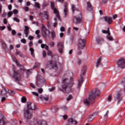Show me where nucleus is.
I'll list each match as a JSON object with an SVG mask.
<instances>
[{"label": "nucleus", "mask_w": 125, "mask_h": 125, "mask_svg": "<svg viewBox=\"0 0 125 125\" xmlns=\"http://www.w3.org/2000/svg\"><path fill=\"white\" fill-rule=\"evenodd\" d=\"M68 82L69 80L68 79H64L62 80V84L61 87L59 88L60 91H62L63 93L74 92V89L72 88L74 86L73 78H70V82L68 83Z\"/></svg>", "instance_id": "f257e3e1"}, {"label": "nucleus", "mask_w": 125, "mask_h": 125, "mask_svg": "<svg viewBox=\"0 0 125 125\" xmlns=\"http://www.w3.org/2000/svg\"><path fill=\"white\" fill-rule=\"evenodd\" d=\"M100 94V91L98 89H96L95 90H93L89 95L88 99H84L83 103L86 106H89L90 103L94 102V100L96 96H99Z\"/></svg>", "instance_id": "f03ea898"}, {"label": "nucleus", "mask_w": 125, "mask_h": 125, "mask_svg": "<svg viewBox=\"0 0 125 125\" xmlns=\"http://www.w3.org/2000/svg\"><path fill=\"white\" fill-rule=\"evenodd\" d=\"M41 30L42 32V36L43 38H44V39H46L47 38L46 33H48V34H50L51 35V38L52 39V40H54L55 38L56 37V34H55V31H52L51 32H49L48 30L46 29V27L43 25L42 24L41 25Z\"/></svg>", "instance_id": "7ed1b4c3"}, {"label": "nucleus", "mask_w": 125, "mask_h": 125, "mask_svg": "<svg viewBox=\"0 0 125 125\" xmlns=\"http://www.w3.org/2000/svg\"><path fill=\"white\" fill-rule=\"evenodd\" d=\"M13 71L14 72L13 78H14L17 82H20V81L21 80V76H20V74L18 72L19 71L15 70L14 65H13Z\"/></svg>", "instance_id": "20e7f679"}, {"label": "nucleus", "mask_w": 125, "mask_h": 125, "mask_svg": "<svg viewBox=\"0 0 125 125\" xmlns=\"http://www.w3.org/2000/svg\"><path fill=\"white\" fill-rule=\"evenodd\" d=\"M77 16H74L73 18V21L75 24H80V23H82V14L81 15H79V14H77Z\"/></svg>", "instance_id": "39448f33"}, {"label": "nucleus", "mask_w": 125, "mask_h": 125, "mask_svg": "<svg viewBox=\"0 0 125 125\" xmlns=\"http://www.w3.org/2000/svg\"><path fill=\"white\" fill-rule=\"evenodd\" d=\"M0 96L1 97H2V96H3L1 99V102H4L5 100H6V98L8 97V95H7V92L5 89H3L1 91Z\"/></svg>", "instance_id": "423d86ee"}, {"label": "nucleus", "mask_w": 125, "mask_h": 125, "mask_svg": "<svg viewBox=\"0 0 125 125\" xmlns=\"http://www.w3.org/2000/svg\"><path fill=\"white\" fill-rule=\"evenodd\" d=\"M78 49H83L84 46H85V41L84 40L80 39L78 41Z\"/></svg>", "instance_id": "0eeeda50"}, {"label": "nucleus", "mask_w": 125, "mask_h": 125, "mask_svg": "<svg viewBox=\"0 0 125 125\" xmlns=\"http://www.w3.org/2000/svg\"><path fill=\"white\" fill-rule=\"evenodd\" d=\"M117 65L119 68L125 69V60L124 59H120L117 62Z\"/></svg>", "instance_id": "6e6552de"}, {"label": "nucleus", "mask_w": 125, "mask_h": 125, "mask_svg": "<svg viewBox=\"0 0 125 125\" xmlns=\"http://www.w3.org/2000/svg\"><path fill=\"white\" fill-rule=\"evenodd\" d=\"M51 7L52 9L53 10L54 13L56 14V17L58 18L60 21H61V19H60V15H59V12L56 8L54 7V3L53 2L51 3Z\"/></svg>", "instance_id": "1a4fd4ad"}, {"label": "nucleus", "mask_w": 125, "mask_h": 125, "mask_svg": "<svg viewBox=\"0 0 125 125\" xmlns=\"http://www.w3.org/2000/svg\"><path fill=\"white\" fill-rule=\"evenodd\" d=\"M6 124V119L3 114L0 113V125H4Z\"/></svg>", "instance_id": "9d476101"}, {"label": "nucleus", "mask_w": 125, "mask_h": 125, "mask_svg": "<svg viewBox=\"0 0 125 125\" xmlns=\"http://www.w3.org/2000/svg\"><path fill=\"white\" fill-rule=\"evenodd\" d=\"M32 113H30L29 110L27 109L25 111L23 116L26 120H29L32 118Z\"/></svg>", "instance_id": "9b49d317"}, {"label": "nucleus", "mask_w": 125, "mask_h": 125, "mask_svg": "<svg viewBox=\"0 0 125 125\" xmlns=\"http://www.w3.org/2000/svg\"><path fill=\"white\" fill-rule=\"evenodd\" d=\"M57 48L60 53H63V43L62 42H59L58 43Z\"/></svg>", "instance_id": "f8f14e48"}, {"label": "nucleus", "mask_w": 125, "mask_h": 125, "mask_svg": "<svg viewBox=\"0 0 125 125\" xmlns=\"http://www.w3.org/2000/svg\"><path fill=\"white\" fill-rule=\"evenodd\" d=\"M13 61H14V62H15L18 67H21L20 70H22L23 71H25V68H24V66L20 64V63L17 61V60H16V58H13Z\"/></svg>", "instance_id": "ddd939ff"}, {"label": "nucleus", "mask_w": 125, "mask_h": 125, "mask_svg": "<svg viewBox=\"0 0 125 125\" xmlns=\"http://www.w3.org/2000/svg\"><path fill=\"white\" fill-rule=\"evenodd\" d=\"M98 114V112H96L92 114L91 115H89L87 119V122H92L93 119L95 118V116H96Z\"/></svg>", "instance_id": "4468645a"}, {"label": "nucleus", "mask_w": 125, "mask_h": 125, "mask_svg": "<svg viewBox=\"0 0 125 125\" xmlns=\"http://www.w3.org/2000/svg\"><path fill=\"white\" fill-rule=\"evenodd\" d=\"M122 99L123 97H122V94L121 93H118L116 96L115 97V100H118L117 102V104H119Z\"/></svg>", "instance_id": "2eb2a0df"}, {"label": "nucleus", "mask_w": 125, "mask_h": 125, "mask_svg": "<svg viewBox=\"0 0 125 125\" xmlns=\"http://www.w3.org/2000/svg\"><path fill=\"white\" fill-rule=\"evenodd\" d=\"M28 110H35L36 109V105L31 103H28L27 104Z\"/></svg>", "instance_id": "dca6fc26"}, {"label": "nucleus", "mask_w": 125, "mask_h": 125, "mask_svg": "<svg viewBox=\"0 0 125 125\" xmlns=\"http://www.w3.org/2000/svg\"><path fill=\"white\" fill-rule=\"evenodd\" d=\"M72 10L73 13H75V11H76L75 13H76V14H79V15H80L81 16V11L77 9L76 8V6H75L74 4L72 5Z\"/></svg>", "instance_id": "f3484780"}, {"label": "nucleus", "mask_w": 125, "mask_h": 125, "mask_svg": "<svg viewBox=\"0 0 125 125\" xmlns=\"http://www.w3.org/2000/svg\"><path fill=\"white\" fill-rule=\"evenodd\" d=\"M29 30L30 28L27 26H24V29L23 30V33L25 35V37L28 38V35H29Z\"/></svg>", "instance_id": "a211bd4d"}, {"label": "nucleus", "mask_w": 125, "mask_h": 125, "mask_svg": "<svg viewBox=\"0 0 125 125\" xmlns=\"http://www.w3.org/2000/svg\"><path fill=\"white\" fill-rule=\"evenodd\" d=\"M104 19L105 21V22H107V23H108V24H111V23H112V18L110 17H104Z\"/></svg>", "instance_id": "6ab92c4d"}, {"label": "nucleus", "mask_w": 125, "mask_h": 125, "mask_svg": "<svg viewBox=\"0 0 125 125\" xmlns=\"http://www.w3.org/2000/svg\"><path fill=\"white\" fill-rule=\"evenodd\" d=\"M47 66L49 68H57V65L56 64H55L54 65L52 64V61H49L47 63Z\"/></svg>", "instance_id": "aec40b11"}, {"label": "nucleus", "mask_w": 125, "mask_h": 125, "mask_svg": "<svg viewBox=\"0 0 125 125\" xmlns=\"http://www.w3.org/2000/svg\"><path fill=\"white\" fill-rule=\"evenodd\" d=\"M68 123H71L73 125H78V121L75 120L74 119L70 118H68L67 120Z\"/></svg>", "instance_id": "412c9836"}, {"label": "nucleus", "mask_w": 125, "mask_h": 125, "mask_svg": "<svg viewBox=\"0 0 125 125\" xmlns=\"http://www.w3.org/2000/svg\"><path fill=\"white\" fill-rule=\"evenodd\" d=\"M83 77L80 78V79L78 81L77 88H80V87H81V86H82V84H83Z\"/></svg>", "instance_id": "4be33fe9"}, {"label": "nucleus", "mask_w": 125, "mask_h": 125, "mask_svg": "<svg viewBox=\"0 0 125 125\" xmlns=\"http://www.w3.org/2000/svg\"><path fill=\"white\" fill-rule=\"evenodd\" d=\"M97 42L99 44H101L104 42V39L103 38H99L97 39Z\"/></svg>", "instance_id": "5701e85b"}, {"label": "nucleus", "mask_w": 125, "mask_h": 125, "mask_svg": "<svg viewBox=\"0 0 125 125\" xmlns=\"http://www.w3.org/2000/svg\"><path fill=\"white\" fill-rule=\"evenodd\" d=\"M38 125H47V123H46V121H39L38 122Z\"/></svg>", "instance_id": "b1692460"}, {"label": "nucleus", "mask_w": 125, "mask_h": 125, "mask_svg": "<svg viewBox=\"0 0 125 125\" xmlns=\"http://www.w3.org/2000/svg\"><path fill=\"white\" fill-rule=\"evenodd\" d=\"M40 99L42 101H47L48 100V96H40Z\"/></svg>", "instance_id": "393cba45"}, {"label": "nucleus", "mask_w": 125, "mask_h": 125, "mask_svg": "<svg viewBox=\"0 0 125 125\" xmlns=\"http://www.w3.org/2000/svg\"><path fill=\"white\" fill-rule=\"evenodd\" d=\"M102 32L103 34H107L108 36L111 35V33H110V29L109 28H107V30H102Z\"/></svg>", "instance_id": "a878e982"}, {"label": "nucleus", "mask_w": 125, "mask_h": 125, "mask_svg": "<svg viewBox=\"0 0 125 125\" xmlns=\"http://www.w3.org/2000/svg\"><path fill=\"white\" fill-rule=\"evenodd\" d=\"M29 51L31 52V55L32 57H35V50L33 48H30Z\"/></svg>", "instance_id": "bb28decb"}, {"label": "nucleus", "mask_w": 125, "mask_h": 125, "mask_svg": "<svg viewBox=\"0 0 125 125\" xmlns=\"http://www.w3.org/2000/svg\"><path fill=\"white\" fill-rule=\"evenodd\" d=\"M63 12L64 13V18H66L67 17V13L68 12V8H67V5H65V8L63 10Z\"/></svg>", "instance_id": "cd10ccee"}, {"label": "nucleus", "mask_w": 125, "mask_h": 125, "mask_svg": "<svg viewBox=\"0 0 125 125\" xmlns=\"http://www.w3.org/2000/svg\"><path fill=\"white\" fill-rule=\"evenodd\" d=\"M101 60H102V58L101 57H100L97 60V63L96 64V67H98V66H99V65H100V63H101Z\"/></svg>", "instance_id": "c85d7f7f"}, {"label": "nucleus", "mask_w": 125, "mask_h": 125, "mask_svg": "<svg viewBox=\"0 0 125 125\" xmlns=\"http://www.w3.org/2000/svg\"><path fill=\"white\" fill-rule=\"evenodd\" d=\"M37 86H41V85H40V84L42 83V79H39V77H37Z\"/></svg>", "instance_id": "c756f323"}, {"label": "nucleus", "mask_w": 125, "mask_h": 125, "mask_svg": "<svg viewBox=\"0 0 125 125\" xmlns=\"http://www.w3.org/2000/svg\"><path fill=\"white\" fill-rule=\"evenodd\" d=\"M87 8L88 10H91L92 9V6L91 5V4L89 2H88L87 3Z\"/></svg>", "instance_id": "7c9ffc66"}, {"label": "nucleus", "mask_w": 125, "mask_h": 125, "mask_svg": "<svg viewBox=\"0 0 125 125\" xmlns=\"http://www.w3.org/2000/svg\"><path fill=\"white\" fill-rule=\"evenodd\" d=\"M40 33H41V31L39 30H37L35 31V34L37 35V39H40V38H41V35H40Z\"/></svg>", "instance_id": "2f4dec72"}, {"label": "nucleus", "mask_w": 125, "mask_h": 125, "mask_svg": "<svg viewBox=\"0 0 125 125\" xmlns=\"http://www.w3.org/2000/svg\"><path fill=\"white\" fill-rule=\"evenodd\" d=\"M41 47H42V48H45V49H46V50H48V46H47L46 44H42Z\"/></svg>", "instance_id": "473e14b6"}, {"label": "nucleus", "mask_w": 125, "mask_h": 125, "mask_svg": "<svg viewBox=\"0 0 125 125\" xmlns=\"http://www.w3.org/2000/svg\"><path fill=\"white\" fill-rule=\"evenodd\" d=\"M34 5L35 7H37L38 9L41 8V6H40V3H39V2H35Z\"/></svg>", "instance_id": "72a5a7b5"}, {"label": "nucleus", "mask_w": 125, "mask_h": 125, "mask_svg": "<svg viewBox=\"0 0 125 125\" xmlns=\"http://www.w3.org/2000/svg\"><path fill=\"white\" fill-rule=\"evenodd\" d=\"M44 16H46L45 17L46 19H47V20H48V17H49L48 12L47 11L44 12Z\"/></svg>", "instance_id": "f704fd0d"}, {"label": "nucleus", "mask_w": 125, "mask_h": 125, "mask_svg": "<svg viewBox=\"0 0 125 125\" xmlns=\"http://www.w3.org/2000/svg\"><path fill=\"white\" fill-rule=\"evenodd\" d=\"M12 14H13V12L12 11H9L8 12V17H11L12 16Z\"/></svg>", "instance_id": "c9c22d12"}, {"label": "nucleus", "mask_w": 125, "mask_h": 125, "mask_svg": "<svg viewBox=\"0 0 125 125\" xmlns=\"http://www.w3.org/2000/svg\"><path fill=\"white\" fill-rule=\"evenodd\" d=\"M72 98H73V97L72 96V95H69L68 96V97H67V98H66V101H70V100H71V99H72Z\"/></svg>", "instance_id": "e433bc0d"}, {"label": "nucleus", "mask_w": 125, "mask_h": 125, "mask_svg": "<svg viewBox=\"0 0 125 125\" xmlns=\"http://www.w3.org/2000/svg\"><path fill=\"white\" fill-rule=\"evenodd\" d=\"M26 101H27V99H26L25 97H23L21 98V102H22V103H25Z\"/></svg>", "instance_id": "4c0bfd02"}, {"label": "nucleus", "mask_w": 125, "mask_h": 125, "mask_svg": "<svg viewBox=\"0 0 125 125\" xmlns=\"http://www.w3.org/2000/svg\"><path fill=\"white\" fill-rule=\"evenodd\" d=\"M13 20H14V21H15L16 22H17L18 23H19V22H20V20L16 17L14 18Z\"/></svg>", "instance_id": "58836bf2"}, {"label": "nucleus", "mask_w": 125, "mask_h": 125, "mask_svg": "<svg viewBox=\"0 0 125 125\" xmlns=\"http://www.w3.org/2000/svg\"><path fill=\"white\" fill-rule=\"evenodd\" d=\"M107 39L109 40V41H114V39L112 37L110 36H106Z\"/></svg>", "instance_id": "ea45409f"}, {"label": "nucleus", "mask_w": 125, "mask_h": 125, "mask_svg": "<svg viewBox=\"0 0 125 125\" xmlns=\"http://www.w3.org/2000/svg\"><path fill=\"white\" fill-rule=\"evenodd\" d=\"M40 65H41V63H40V62H36L35 65L34 66V68H37V67H39Z\"/></svg>", "instance_id": "a19ab883"}, {"label": "nucleus", "mask_w": 125, "mask_h": 125, "mask_svg": "<svg viewBox=\"0 0 125 125\" xmlns=\"http://www.w3.org/2000/svg\"><path fill=\"white\" fill-rule=\"evenodd\" d=\"M110 0H102V3L104 4H106L108 1H109Z\"/></svg>", "instance_id": "79ce46f5"}, {"label": "nucleus", "mask_w": 125, "mask_h": 125, "mask_svg": "<svg viewBox=\"0 0 125 125\" xmlns=\"http://www.w3.org/2000/svg\"><path fill=\"white\" fill-rule=\"evenodd\" d=\"M107 101H108V102H110V101H111V100H112V96L109 95L108 96V97L107 98Z\"/></svg>", "instance_id": "37998d69"}, {"label": "nucleus", "mask_w": 125, "mask_h": 125, "mask_svg": "<svg viewBox=\"0 0 125 125\" xmlns=\"http://www.w3.org/2000/svg\"><path fill=\"white\" fill-rule=\"evenodd\" d=\"M60 31L61 32H65V27L62 26L60 28Z\"/></svg>", "instance_id": "c03bdc74"}, {"label": "nucleus", "mask_w": 125, "mask_h": 125, "mask_svg": "<svg viewBox=\"0 0 125 125\" xmlns=\"http://www.w3.org/2000/svg\"><path fill=\"white\" fill-rule=\"evenodd\" d=\"M16 55H20L21 57H22V53H21V52H17L16 53Z\"/></svg>", "instance_id": "a18cd8bd"}, {"label": "nucleus", "mask_w": 125, "mask_h": 125, "mask_svg": "<svg viewBox=\"0 0 125 125\" xmlns=\"http://www.w3.org/2000/svg\"><path fill=\"white\" fill-rule=\"evenodd\" d=\"M13 13H14V14H17V13H18V10L17 9L13 10Z\"/></svg>", "instance_id": "49530a36"}, {"label": "nucleus", "mask_w": 125, "mask_h": 125, "mask_svg": "<svg viewBox=\"0 0 125 125\" xmlns=\"http://www.w3.org/2000/svg\"><path fill=\"white\" fill-rule=\"evenodd\" d=\"M21 42L22 43H26V39H22L21 40Z\"/></svg>", "instance_id": "de8ad7c7"}, {"label": "nucleus", "mask_w": 125, "mask_h": 125, "mask_svg": "<svg viewBox=\"0 0 125 125\" xmlns=\"http://www.w3.org/2000/svg\"><path fill=\"white\" fill-rule=\"evenodd\" d=\"M39 93H42L43 90L42 88H39L38 89Z\"/></svg>", "instance_id": "09e8293b"}, {"label": "nucleus", "mask_w": 125, "mask_h": 125, "mask_svg": "<svg viewBox=\"0 0 125 125\" xmlns=\"http://www.w3.org/2000/svg\"><path fill=\"white\" fill-rule=\"evenodd\" d=\"M67 34L68 35H70L71 34V28L69 27L67 29Z\"/></svg>", "instance_id": "8fccbe9b"}, {"label": "nucleus", "mask_w": 125, "mask_h": 125, "mask_svg": "<svg viewBox=\"0 0 125 125\" xmlns=\"http://www.w3.org/2000/svg\"><path fill=\"white\" fill-rule=\"evenodd\" d=\"M55 90V87H53L50 89H49V91L51 92V91H53V90Z\"/></svg>", "instance_id": "3c124183"}, {"label": "nucleus", "mask_w": 125, "mask_h": 125, "mask_svg": "<svg viewBox=\"0 0 125 125\" xmlns=\"http://www.w3.org/2000/svg\"><path fill=\"white\" fill-rule=\"evenodd\" d=\"M32 93L33 95H35V96H39V94L36 92H32Z\"/></svg>", "instance_id": "603ef678"}, {"label": "nucleus", "mask_w": 125, "mask_h": 125, "mask_svg": "<svg viewBox=\"0 0 125 125\" xmlns=\"http://www.w3.org/2000/svg\"><path fill=\"white\" fill-rule=\"evenodd\" d=\"M47 55L49 56L52 55V52H51V51H48Z\"/></svg>", "instance_id": "864d4df0"}, {"label": "nucleus", "mask_w": 125, "mask_h": 125, "mask_svg": "<svg viewBox=\"0 0 125 125\" xmlns=\"http://www.w3.org/2000/svg\"><path fill=\"white\" fill-rule=\"evenodd\" d=\"M62 118L63 120H67V119H68V116H67V115H63Z\"/></svg>", "instance_id": "5fc2aeb1"}, {"label": "nucleus", "mask_w": 125, "mask_h": 125, "mask_svg": "<svg viewBox=\"0 0 125 125\" xmlns=\"http://www.w3.org/2000/svg\"><path fill=\"white\" fill-rule=\"evenodd\" d=\"M54 44H55V43L54 42H50V46H54Z\"/></svg>", "instance_id": "6e6d98bb"}, {"label": "nucleus", "mask_w": 125, "mask_h": 125, "mask_svg": "<svg viewBox=\"0 0 125 125\" xmlns=\"http://www.w3.org/2000/svg\"><path fill=\"white\" fill-rule=\"evenodd\" d=\"M4 29H5V26L0 27V30L1 31H3V30H4Z\"/></svg>", "instance_id": "4d7b16f0"}, {"label": "nucleus", "mask_w": 125, "mask_h": 125, "mask_svg": "<svg viewBox=\"0 0 125 125\" xmlns=\"http://www.w3.org/2000/svg\"><path fill=\"white\" fill-rule=\"evenodd\" d=\"M42 55L43 57H45V56H46V52H45V51H43L42 52Z\"/></svg>", "instance_id": "13d9d810"}, {"label": "nucleus", "mask_w": 125, "mask_h": 125, "mask_svg": "<svg viewBox=\"0 0 125 125\" xmlns=\"http://www.w3.org/2000/svg\"><path fill=\"white\" fill-rule=\"evenodd\" d=\"M28 39L31 41L32 40H34V37L32 36H29L28 37Z\"/></svg>", "instance_id": "bf43d9fd"}, {"label": "nucleus", "mask_w": 125, "mask_h": 125, "mask_svg": "<svg viewBox=\"0 0 125 125\" xmlns=\"http://www.w3.org/2000/svg\"><path fill=\"white\" fill-rule=\"evenodd\" d=\"M24 11H26V12L28 11H29V7H28L27 6H25L24 8Z\"/></svg>", "instance_id": "052dcab7"}, {"label": "nucleus", "mask_w": 125, "mask_h": 125, "mask_svg": "<svg viewBox=\"0 0 125 125\" xmlns=\"http://www.w3.org/2000/svg\"><path fill=\"white\" fill-rule=\"evenodd\" d=\"M8 8L9 10H11V9H12V5H9L8 6Z\"/></svg>", "instance_id": "680f3d73"}, {"label": "nucleus", "mask_w": 125, "mask_h": 125, "mask_svg": "<svg viewBox=\"0 0 125 125\" xmlns=\"http://www.w3.org/2000/svg\"><path fill=\"white\" fill-rule=\"evenodd\" d=\"M12 35H16V31L14 30H12Z\"/></svg>", "instance_id": "e2e57ef3"}, {"label": "nucleus", "mask_w": 125, "mask_h": 125, "mask_svg": "<svg viewBox=\"0 0 125 125\" xmlns=\"http://www.w3.org/2000/svg\"><path fill=\"white\" fill-rule=\"evenodd\" d=\"M14 47L12 45H10L9 46V49L10 50H12V49H13Z\"/></svg>", "instance_id": "0e129e2a"}, {"label": "nucleus", "mask_w": 125, "mask_h": 125, "mask_svg": "<svg viewBox=\"0 0 125 125\" xmlns=\"http://www.w3.org/2000/svg\"><path fill=\"white\" fill-rule=\"evenodd\" d=\"M8 28V31H11V27L10 26V25H8V26H7Z\"/></svg>", "instance_id": "69168bd1"}, {"label": "nucleus", "mask_w": 125, "mask_h": 125, "mask_svg": "<svg viewBox=\"0 0 125 125\" xmlns=\"http://www.w3.org/2000/svg\"><path fill=\"white\" fill-rule=\"evenodd\" d=\"M117 17H118V16H117L116 14L114 15L113 16V19H116V18H117Z\"/></svg>", "instance_id": "338daca9"}, {"label": "nucleus", "mask_w": 125, "mask_h": 125, "mask_svg": "<svg viewBox=\"0 0 125 125\" xmlns=\"http://www.w3.org/2000/svg\"><path fill=\"white\" fill-rule=\"evenodd\" d=\"M47 26L48 27H50V22L49 21H47Z\"/></svg>", "instance_id": "774afa93"}]
</instances>
